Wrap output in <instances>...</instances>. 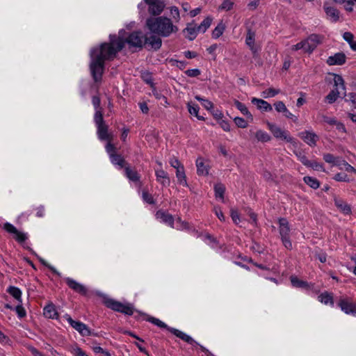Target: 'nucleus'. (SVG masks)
<instances>
[{"instance_id":"obj_45","label":"nucleus","mask_w":356,"mask_h":356,"mask_svg":"<svg viewBox=\"0 0 356 356\" xmlns=\"http://www.w3.org/2000/svg\"><path fill=\"white\" fill-rule=\"evenodd\" d=\"M142 197L143 201L149 204L153 205L156 204V201L154 200L153 196L147 191H143Z\"/></svg>"},{"instance_id":"obj_59","label":"nucleus","mask_w":356,"mask_h":356,"mask_svg":"<svg viewBox=\"0 0 356 356\" xmlns=\"http://www.w3.org/2000/svg\"><path fill=\"white\" fill-rule=\"evenodd\" d=\"M218 124L225 131H230V125L227 120L220 119L218 120Z\"/></svg>"},{"instance_id":"obj_32","label":"nucleus","mask_w":356,"mask_h":356,"mask_svg":"<svg viewBox=\"0 0 356 356\" xmlns=\"http://www.w3.org/2000/svg\"><path fill=\"white\" fill-rule=\"evenodd\" d=\"M191 24H188L187 25V27L183 30V32L184 33H187L186 38H188L190 41L195 40V38L197 37V34L198 32L197 30V27H193L191 26Z\"/></svg>"},{"instance_id":"obj_21","label":"nucleus","mask_w":356,"mask_h":356,"mask_svg":"<svg viewBox=\"0 0 356 356\" xmlns=\"http://www.w3.org/2000/svg\"><path fill=\"white\" fill-rule=\"evenodd\" d=\"M43 315L45 318L51 319H58L59 316L55 305L51 302L44 307Z\"/></svg>"},{"instance_id":"obj_54","label":"nucleus","mask_w":356,"mask_h":356,"mask_svg":"<svg viewBox=\"0 0 356 356\" xmlns=\"http://www.w3.org/2000/svg\"><path fill=\"white\" fill-rule=\"evenodd\" d=\"M185 74L189 77H197L201 74L199 69H189L184 72Z\"/></svg>"},{"instance_id":"obj_16","label":"nucleus","mask_w":356,"mask_h":356,"mask_svg":"<svg viewBox=\"0 0 356 356\" xmlns=\"http://www.w3.org/2000/svg\"><path fill=\"white\" fill-rule=\"evenodd\" d=\"M298 136L309 146L315 147L319 137L314 132L305 131L299 133Z\"/></svg>"},{"instance_id":"obj_33","label":"nucleus","mask_w":356,"mask_h":356,"mask_svg":"<svg viewBox=\"0 0 356 356\" xmlns=\"http://www.w3.org/2000/svg\"><path fill=\"white\" fill-rule=\"evenodd\" d=\"M304 182L313 189H317L320 186V181L315 177L305 176L303 177Z\"/></svg>"},{"instance_id":"obj_50","label":"nucleus","mask_w":356,"mask_h":356,"mask_svg":"<svg viewBox=\"0 0 356 356\" xmlns=\"http://www.w3.org/2000/svg\"><path fill=\"white\" fill-rule=\"evenodd\" d=\"M308 168H311L316 171H323L325 172L324 165L323 163H318L315 161H311L309 165Z\"/></svg>"},{"instance_id":"obj_29","label":"nucleus","mask_w":356,"mask_h":356,"mask_svg":"<svg viewBox=\"0 0 356 356\" xmlns=\"http://www.w3.org/2000/svg\"><path fill=\"white\" fill-rule=\"evenodd\" d=\"M290 280L291 284L293 287L309 289L310 286L309 284L307 281L301 280L298 278V277L295 275H291L290 277Z\"/></svg>"},{"instance_id":"obj_20","label":"nucleus","mask_w":356,"mask_h":356,"mask_svg":"<svg viewBox=\"0 0 356 356\" xmlns=\"http://www.w3.org/2000/svg\"><path fill=\"white\" fill-rule=\"evenodd\" d=\"M274 106L275 110L278 113H282L284 115L288 118L291 119L294 122H296L298 118L294 115H293L286 108L284 103L282 101H278L274 104Z\"/></svg>"},{"instance_id":"obj_46","label":"nucleus","mask_w":356,"mask_h":356,"mask_svg":"<svg viewBox=\"0 0 356 356\" xmlns=\"http://www.w3.org/2000/svg\"><path fill=\"white\" fill-rule=\"evenodd\" d=\"M333 179L337 181H343V182H350V179H349L348 176L345 172H339L337 173L334 177Z\"/></svg>"},{"instance_id":"obj_14","label":"nucleus","mask_w":356,"mask_h":356,"mask_svg":"<svg viewBox=\"0 0 356 356\" xmlns=\"http://www.w3.org/2000/svg\"><path fill=\"white\" fill-rule=\"evenodd\" d=\"M65 282L68 287L76 293L84 296L87 295L88 289L84 285L77 282L76 280L70 277H66L65 279Z\"/></svg>"},{"instance_id":"obj_13","label":"nucleus","mask_w":356,"mask_h":356,"mask_svg":"<svg viewBox=\"0 0 356 356\" xmlns=\"http://www.w3.org/2000/svg\"><path fill=\"white\" fill-rule=\"evenodd\" d=\"M175 163H176V165H174V163L171 162V165L176 168V177L177 178L178 183L184 186H187L188 184L184 165L181 164L178 159H175Z\"/></svg>"},{"instance_id":"obj_53","label":"nucleus","mask_w":356,"mask_h":356,"mask_svg":"<svg viewBox=\"0 0 356 356\" xmlns=\"http://www.w3.org/2000/svg\"><path fill=\"white\" fill-rule=\"evenodd\" d=\"M152 90L153 95L156 97V99H163L165 104H168L167 97L165 96H164L163 95H162L160 92H159L156 90L155 86L154 88H152Z\"/></svg>"},{"instance_id":"obj_60","label":"nucleus","mask_w":356,"mask_h":356,"mask_svg":"<svg viewBox=\"0 0 356 356\" xmlns=\"http://www.w3.org/2000/svg\"><path fill=\"white\" fill-rule=\"evenodd\" d=\"M186 337L188 338V339H184L185 338H180L181 340L186 341L188 344H191L193 346H198L200 348V346H201L198 342H197L195 340H194L191 336L186 334L185 333Z\"/></svg>"},{"instance_id":"obj_35","label":"nucleus","mask_w":356,"mask_h":356,"mask_svg":"<svg viewBox=\"0 0 356 356\" xmlns=\"http://www.w3.org/2000/svg\"><path fill=\"white\" fill-rule=\"evenodd\" d=\"M140 77L145 83L148 84L150 86L151 88L155 86V84L153 82L152 74L150 72H142Z\"/></svg>"},{"instance_id":"obj_43","label":"nucleus","mask_w":356,"mask_h":356,"mask_svg":"<svg viewBox=\"0 0 356 356\" xmlns=\"http://www.w3.org/2000/svg\"><path fill=\"white\" fill-rule=\"evenodd\" d=\"M255 42V33L250 29H248L247 35L245 38V43L248 46H250L254 44Z\"/></svg>"},{"instance_id":"obj_44","label":"nucleus","mask_w":356,"mask_h":356,"mask_svg":"<svg viewBox=\"0 0 356 356\" xmlns=\"http://www.w3.org/2000/svg\"><path fill=\"white\" fill-rule=\"evenodd\" d=\"M322 37L318 34H311L307 39L312 44H314L315 49L321 42Z\"/></svg>"},{"instance_id":"obj_47","label":"nucleus","mask_w":356,"mask_h":356,"mask_svg":"<svg viewBox=\"0 0 356 356\" xmlns=\"http://www.w3.org/2000/svg\"><path fill=\"white\" fill-rule=\"evenodd\" d=\"M280 92V90L279 89L269 88L268 89L264 90L262 94L264 98H267L268 97H275L276 95L279 94Z\"/></svg>"},{"instance_id":"obj_10","label":"nucleus","mask_w":356,"mask_h":356,"mask_svg":"<svg viewBox=\"0 0 356 356\" xmlns=\"http://www.w3.org/2000/svg\"><path fill=\"white\" fill-rule=\"evenodd\" d=\"M144 2L148 6L149 15L155 17H159L165 7L163 0H144Z\"/></svg>"},{"instance_id":"obj_22","label":"nucleus","mask_w":356,"mask_h":356,"mask_svg":"<svg viewBox=\"0 0 356 356\" xmlns=\"http://www.w3.org/2000/svg\"><path fill=\"white\" fill-rule=\"evenodd\" d=\"M334 205L343 214L349 215L352 213L350 205L348 204L343 200L334 196Z\"/></svg>"},{"instance_id":"obj_52","label":"nucleus","mask_w":356,"mask_h":356,"mask_svg":"<svg viewBox=\"0 0 356 356\" xmlns=\"http://www.w3.org/2000/svg\"><path fill=\"white\" fill-rule=\"evenodd\" d=\"M234 6V2L231 0H224L221 5L220 6V8L222 10H225L227 11L232 9Z\"/></svg>"},{"instance_id":"obj_49","label":"nucleus","mask_w":356,"mask_h":356,"mask_svg":"<svg viewBox=\"0 0 356 356\" xmlns=\"http://www.w3.org/2000/svg\"><path fill=\"white\" fill-rule=\"evenodd\" d=\"M234 122L235 124L239 128L244 129L248 126V122L241 117L234 118Z\"/></svg>"},{"instance_id":"obj_6","label":"nucleus","mask_w":356,"mask_h":356,"mask_svg":"<svg viewBox=\"0 0 356 356\" xmlns=\"http://www.w3.org/2000/svg\"><path fill=\"white\" fill-rule=\"evenodd\" d=\"M266 124L275 138L284 140L295 147L297 146V140L291 137L288 131L283 130L276 124L269 122H267Z\"/></svg>"},{"instance_id":"obj_31","label":"nucleus","mask_w":356,"mask_h":356,"mask_svg":"<svg viewBox=\"0 0 356 356\" xmlns=\"http://www.w3.org/2000/svg\"><path fill=\"white\" fill-rule=\"evenodd\" d=\"M6 291L15 299H16L18 301V302L22 303V291L18 287L10 286L7 289Z\"/></svg>"},{"instance_id":"obj_18","label":"nucleus","mask_w":356,"mask_h":356,"mask_svg":"<svg viewBox=\"0 0 356 356\" xmlns=\"http://www.w3.org/2000/svg\"><path fill=\"white\" fill-rule=\"evenodd\" d=\"M155 216L157 219H160L163 222L167 224L170 227H174V217L168 211L160 209L156 211Z\"/></svg>"},{"instance_id":"obj_1","label":"nucleus","mask_w":356,"mask_h":356,"mask_svg":"<svg viewBox=\"0 0 356 356\" xmlns=\"http://www.w3.org/2000/svg\"><path fill=\"white\" fill-rule=\"evenodd\" d=\"M123 49V42L115 34L109 35V42L101 43L90 51L89 69L94 82L100 84L105 71V61L113 60L118 52Z\"/></svg>"},{"instance_id":"obj_42","label":"nucleus","mask_w":356,"mask_h":356,"mask_svg":"<svg viewBox=\"0 0 356 356\" xmlns=\"http://www.w3.org/2000/svg\"><path fill=\"white\" fill-rule=\"evenodd\" d=\"M255 137L259 141L262 143H266L271 140L270 136L262 130H258L255 134Z\"/></svg>"},{"instance_id":"obj_17","label":"nucleus","mask_w":356,"mask_h":356,"mask_svg":"<svg viewBox=\"0 0 356 356\" xmlns=\"http://www.w3.org/2000/svg\"><path fill=\"white\" fill-rule=\"evenodd\" d=\"M124 171L125 176L130 181L134 182L136 184H138L140 186L141 185L140 174L134 168H132L130 166V164L125 167Z\"/></svg>"},{"instance_id":"obj_41","label":"nucleus","mask_w":356,"mask_h":356,"mask_svg":"<svg viewBox=\"0 0 356 356\" xmlns=\"http://www.w3.org/2000/svg\"><path fill=\"white\" fill-rule=\"evenodd\" d=\"M343 38L344 39V40H346L350 45V48L353 50V51H356V41H355L353 39H354V35L352 33L350 32H345L343 34Z\"/></svg>"},{"instance_id":"obj_37","label":"nucleus","mask_w":356,"mask_h":356,"mask_svg":"<svg viewBox=\"0 0 356 356\" xmlns=\"http://www.w3.org/2000/svg\"><path fill=\"white\" fill-rule=\"evenodd\" d=\"M225 29V25L221 21L220 22L218 23V24L216 26V27L213 30L212 34H211L212 38L214 39H217V38H220L222 35Z\"/></svg>"},{"instance_id":"obj_57","label":"nucleus","mask_w":356,"mask_h":356,"mask_svg":"<svg viewBox=\"0 0 356 356\" xmlns=\"http://www.w3.org/2000/svg\"><path fill=\"white\" fill-rule=\"evenodd\" d=\"M210 112L216 120H219L223 117V113L222 111L219 109H214L213 107V109L210 111Z\"/></svg>"},{"instance_id":"obj_2","label":"nucleus","mask_w":356,"mask_h":356,"mask_svg":"<svg viewBox=\"0 0 356 356\" xmlns=\"http://www.w3.org/2000/svg\"><path fill=\"white\" fill-rule=\"evenodd\" d=\"M146 26L152 33L161 37H168L177 33L178 27L172 24V20L164 16L150 17L146 20Z\"/></svg>"},{"instance_id":"obj_34","label":"nucleus","mask_w":356,"mask_h":356,"mask_svg":"<svg viewBox=\"0 0 356 356\" xmlns=\"http://www.w3.org/2000/svg\"><path fill=\"white\" fill-rule=\"evenodd\" d=\"M318 300L325 305L330 304L331 305H334L333 296L331 293H329L327 291H325L320 294L318 297Z\"/></svg>"},{"instance_id":"obj_39","label":"nucleus","mask_w":356,"mask_h":356,"mask_svg":"<svg viewBox=\"0 0 356 356\" xmlns=\"http://www.w3.org/2000/svg\"><path fill=\"white\" fill-rule=\"evenodd\" d=\"M214 192L216 198L224 199L225 186L222 183H218L214 185Z\"/></svg>"},{"instance_id":"obj_28","label":"nucleus","mask_w":356,"mask_h":356,"mask_svg":"<svg viewBox=\"0 0 356 356\" xmlns=\"http://www.w3.org/2000/svg\"><path fill=\"white\" fill-rule=\"evenodd\" d=\"M197 173L198 175H207L209 174V165H206L204 159L198 157L196 160Z\"/></svg>"},{"instance_id":"obj_3","label":"nucleus","mask_w":356,"mask_h":356,"mask_svg":"<svg viewBox=\"0 0 356 356\" xmlns=\"http://www.w3.org/2000/svg\"><path fill=\"white\" fill-rule=\"evenodd\" d=\"M122 32L126 33L124 30H121L118 36L120 38V40L123 42V48L127 43L129 45V49H134L132 50V52L136 51L137 49L140 50L143 49L145 35L141 31H132L126 38L120 35Z\"/></svg>"},{"instance_id":"obj_9","label":"nucleus","mask_w":356,"mask_h":356,"mask_svg":"<svg viewBox=\"0 0 356 356\" xmlns=\"http://www.w3.org/2000/svg\"><path fill=\"white\" fill-rule=\"evenodd\" d=\"M64 318L67 321V322L70 323V325L75 329L79 333L83 336H97V334H94L91 332L90 328L83 323L79 321H74L70 315L66 314L64 316Z\"/></svg>"},{"instance_id":"obj_30","label":"nucleus","mask_w":356,"mask_h":356,"mask_svg":"<svg viewBox=\"0 0 356 356\" xmlns=\"http://www.w3.org/2000/svg\"><path fill=\"white\" fill-rule=\"evenodd\" d=\"M234 106L241 112L243 115L246 116L248 120H250L251 122L253 121V115L248 111L247 106L243 103L236 99L234 101Z\"/></svg>"},{"instance_id":"obj_38","label":"nucleus","mask_w":356,"mask_h":356,"mask_svg":"<svg viewBox=\"0 0 356 356\" xmlns=\"http://www.w3.org/2000/svg\"><path fill=\"white\" fill-rule=\"evenodd\" d=\"M212 20V17L209 16L207 17L202 21V22L197 27V31L201 33H205L207 29L211 26Z\"/></svg>"},{"instance_id":"obj_56","label":"nucleus","mask_w":356,"mask_h":356,"mask_svg":"<svg viewBox=\"0 0 356 356\" xmlns=\"http://www.w3.org/2000/svg\"><path fill=\"white\" fill-rule=\"evenodd\" d=\"M106 150L107 153L109 155V157H111V155L112 154H116V147L113 144L111 143V141H108V143L106 145Z\"/></svg>"},{"instance_id":"obj_25","label":"nucleus","mask_w":356,"mask_h":356,"mask_svg":"<svg viewBox=\"0 0 356 356\" xmlns=\"http://www.w3.org/2000/svg\"><path fill=\"white\" fill-rule=\"evenodd\" d=\"M111 162L115 165H118L119 169H124L128 163L124 157L118 153L112 154L110 157Z\"/></svg>"},{"instance_id":"obj_40","label":"nucleus","mask_w":356,"mask_h":356,"mask_svg":"<svg viewBox=\"0 0 356 356\" xmlns=\"http://www.w3.org/2000/svg\"><path fill=\"white\" fill-rule=\"evenodd\" d=\"M92 104L95 109V114H97V113H100L101 114H103V108L101 106V99L99 97V95H93L92 97Z\"/></svg>"},{"instance_id":"obj_64","label":"nucleus","mask_w":356,"mask_h":356,"mask_svg":"<svg viewBox=\"0 0 356 356\" xmlns=\"http://www.w3.org/2000/svg\"><path fill=\"white\" fill-rule=\"evenodd\" d=\"M74 355L75 356H88L86 352H84L81 348L76 347V348L74 349Z\"/></svg>"},{"instance_id":"obj_5","label":"nucleus","mask_w":356,"mask_h":356,"mask_svg":"<svg viewBox=\"0 0 356 356\" xmlns=\"http://www.w3.org/2000/svg\"><path fill=\"white\" fill-rule=\"evenodd\" d=\"M94 122L97 126V133L99 140L111 141L112 140V136L108 132V126L105 123L103 114H101L100 113L95 114Z\"/></svg>"},{"instance_id":"obj_51","label":"nucleus","mask_w":356,"mask_h":356,"mask_svg":"<svg viewBox=\"0 0 356 356\" xmlns=\"http://www.w3.org/2000/svg\"><path fill=\"white\" fill-rule=\"evenodd\" d=\"M303 42L305 44V45H304V47H302V50L305 52V53H309V54H311L314 51V50L315 49V46L314 44H312L309 40H307V39L306 40H303Z\"/></svg>"},{"instance_id":"obj_58","label":"nucleus","mask_w":356,"mask_h":356,"mask_svg":"<svg viewBox=\"0 0 356 356\" xmlns=\"http://www.w3.org/2000/svg\"><path fill=\"white\" fill-rule=\"evenodd\" d=\"M323 159L326 163L335 164L336 158L330 153L323 154Z\"/></svg>"},{"instance_id":"obj_63","label":"nucleus","mask_w":356,"mask_h":356,"mask_svg":"<svg viewBox=\"0 0 356 356\" xmlns=\"http://www.w3.org/2000/svg\"><path fill=\"white\" fill-rule=\"evenodd\" d=\"M231 217L235 224H238L239 220V213L236 210L231 209Z\"/></svg>"},{"instance_id":"obj_11","label":"nucleus","mask_w":356,"mask_h":356,"mask_svg":"<svg viewBox=\"0 0 356 356\" xmlns=\"http://www.w3.org/2000/svg\"><path fill=\"white\" fill-rule=\"evenodd\" d=\"M3 228L6 232L13 234V238L20 244H22L28 239V236L26 233L19 232L10 222H5Z\"/></svg>"},{"instance_id":"obj_55","label":"nucleus","mask_w":356,"mask_h":356,"mask_svg":"<svg viewBox=\"0 0 356 356\" xmlns=\"http://www.w3.org/2000/svg\"><path fill=\"white\" fill-rule=\"evenodd\" d=\"M170 13L172 16V18L178 22L180 19L179 10L177 6L170 7Z\"/></svg>"},{"instance_id":"obj_4","label":"nucleus","mask_w":356,"mask_h":356,"mask_svg":"<svg viewBox=\"0 0 356 356\" xmlns=\"http://www.w3.org/2000/svg\"><path fill=\"white\" fill-rule=\"evenodd\" d=\"M104 305L108 309L122 313L124 315L131 316L134 312V306L130 302L122 303L106 295H102Z\"/></svg>"},{"instance_id":"obj_48","label":"nucleus","mask_w":356,"mask_h":356,"mask_svg":"<svg viewBox=\"0 0 356 356\" xmlns=\"http://www.w3.org/2000/svg\"><path fill=\"white\" fill-rule=\"evenodd\" d=\"M15 310L19 318H22L26 316V312L22 306V302H19V304L15 307Z\"/></svg>"},{"instance_id":"obj_27","label":"nucleus","mask_w":356,"mask_h":356,"mask_svg":"<svg viewBox=\"0 0 356 356\" xmlns=\"http://www.w3.org/2000/svg\"><path fill=\"white\" fill-rule=\"evenodd\" d=\"M251 102L253 104L257 106L258 109L266 112L271 111L273 110L272 106L268 102L264 99L253 97Z\"/></svg>"},{"instance_id":"obj_12","label":"nucleus","mask_w":356,"mask_h":356,"mask_svg":"<svg viewBox=\"0 0 356 356\" xmlns=\"http://www.w3.org/2000/svg\"><path fill=\"white\" fill-rule=\"evenodd\" d=\"M338 307L346 314H351L356 316V304L350 302L346 298H340L337 302Z\"/></svg>"},{"instance_id":"obj_62","label":"nucleus","mask_w":356,"mask_h":356,"mask_svg":"<svg viewBox=\"0 0 356 356\" xmlns=\"http://www.w3.org/2000/svg\"><path fill=\"white\" fill-rule=\"evenodd\" d=\"M281 240L282 241L283 245L284 247L289 250H291L292 248V243L290 240V236L289 237H284L281 238Z\"/></svg>"},{"instance_id":"obj_26","label":"nucleus","mask_w":356,"mask_h":356,"mask_svg":"<svg viewBox=\"0 0 356 356\" xmlns=\"http://www.w3.org/2000/svg\"><path fill=\"white\" fill-rule=\"evenodd\" d=\"M324 10L330 20L337 22L339 19V11L334 7L328 6L326 3L323 6Z\"/></svg>"},{"instance_id":"obj_36","label":"nucleus","mask_w":356,"mask_h":356,"mask_svg":"<svg viewBox=\"0 0 356 356\" xmlns=\"http://www.w3.org/2000/svg\"><path fill=\"white\" fill-rule=\"evenodd\" d=\"M187 107L188 112L191 115H194L198 120H204V118L203 116L198 115V111L200 109V107L197 104H192L191 102H188L187 104Z\"/></svg>"},{"instance_id":"obj_24","label":"nucleus","mask_w":356,"mask_h":356,"mask_svg":"<svg viewBox=\"0 0 356 356\" xmlns=\"http://www.w3.org/2000/svg\"><path fill=\"white\" fill-rule=\"evenodd\" d=\"M279 231L281 238L289 237L290 234L289 223L286 218H280L279 219Z\"/></svg>"},{"instance_id":"obj_23","label":"nucleus","mask_w":356,"mask_h":356,"mask_svg":"<svg viewBox=\"0 0 356 356\" xmlns=\"http://www.w3.org/2000/svg\"><path fill=\"white\" fill-rule=\"evenodd\" d=\"M157 181L160 182L163 187H168L170 184V179L167 172L163 170H158L155 172Z\"/></svg>"},{"instance_id":"obj_8","label":"nucleus","mask_w":356,"mask_h":356,"mask_svg":"<svg viewBox=\"0 0 356 356\" xmlns=\"http://www.w3.org/2000/svg\"><path fill=\"white\" fill-rule=\"evenodd\" d=\"M334 76L335 88L332 90L325 97L330 104H332L337 100L341 93L340 89L343 91L346 89L343 77L341 75L336 74H334Z\"/></svg>"},{"instance_id":"obj_7","label":"nucleus","mask_w":356,"mask_h":356,"mask_svg":"<svg viewBox=\"0 0 356 356\" xmlns=\"http://www.w3.org/2000/svg\"><path fill=\"white\" fill-rule=\"evenodd\" d=\"M140 315L146 316V321L148 322L152 323V324L158 326L160 328L166 329L168 331L175 335L176 337L179 338H186L185 339H188V338L186 337L185 333L176 329L174 327H169L167 324L159 320V318H156L155 317L149 316L143 312H139Z\"/></svg>"},{"instance_id":"obj_15","label":"nucleus","mask_w":356,"mask_h":356,"mask_svg":"<svg viewBox=\"0 0 356 356\" xmlns=\"http://www.w3.org/2000/svg\"><path fill=\"white\" fill-rule=\"evenodd\" d=\"M160 37L161 36H159L158 35H156L154 33H152L149 37L145 35L143 45L147 44L148 46H150L151 49L154 51H157L162 45V40Z\"/></svg>"},{"instance_id":"obj_19","label":"nucleus","mask_w":356,"mask_h":356,"mask_svg":"<svg viewBox=\"0 0 356 356\" xmlns=\"http://www.w3.org/2000/svg\"><path fill=\"white\" fill-rule=\"evenodd\" d=\"M346 61V56L343 52H338L330 56L327 59V63L329 65H342Z\"/></svg>"},{"instance_id":"obj_61","label":"nucleus","mask_w":356,"mask_h":356,"mask_svg":"<svg viewBox=\"0 0 356 356\" xmlns=\"http://www.w3.org/2000/svg\"><path fill=\"white\" fill-rule=\"evenodd\" d=\"M298 159L300 160V161L305 165L306 166L307 168H308V166L310 164V162L311 161L308 159V158L305 155V154H300L298 156Z\"/></svg>"}]
</instances>
